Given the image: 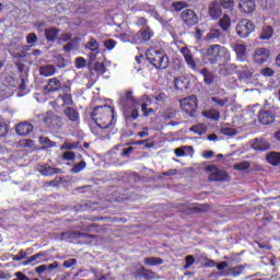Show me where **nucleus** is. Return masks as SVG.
Segmentation results:
<instances>
[{
    "label": "nucleus",
    "instance_id": "obj_1",
    "mask_svg": "<svg viewBox=\"0 0 280 280\" xmlns=\"http://www.w3.org/2000/svg\"><path fill=\"white\" fill-rule=\"evenodd\" d=\"M202 60L211 66L219 65L223 67L231 61V54L226 47L221 45H210L203 52Z\"/></svg>",
    "mask_w": 280,
    "mask_h": 280
},
{
    "label": "nucleus",
    "instance_id": "obj_2",
    "mask_svg": "<svg viewBox=\"0 0 280 280\" xmlns=\"http://www.w3.org/2000/svg\"><path fill=\"white\" fill-rule=\"evenodd\" d=\"M91 119L95 124L113 125L115 121V108L110 105L97 106L91 112Z\"/></svg>",
    "mask_w": 280,
    "mask_h": 280
},
{
    "label": "nucleus",
    "instance_id": "obj_3",
    "mask_svg": "<svg viewBox=\"0 0 280 280\" xmlns=\"http://www.w3.org/2000/svg\"><path fill=\"white\" fill-rule=\"evenodd\" d=\"M145 59L158 70H166L170 67V57L163 50L150 48L145 50Z\"/></svg>",
    "mask_w": 280,
    "mask_h": 280
},
{
    "label": "nucleus",
    "instance_id": "obj_4",
    "mask_svg": "<svg viewBox=\"0 0 280 280\" xmlns=\"http://www.w3.org/2000/svg\"><path fill=\"white\" fill-rule=\"evenodd\" d=\"M205 171L206 173L210 174V176H208V180L211 183H226L230 180L229 173L223 170H220L215 165H208L206 166Z\"/></svg>",
    "mask_w": 280,
    "mask_h": 280
},
{
    "label": "nucleus",
    "instance_id": "obj_5",
    "mask_svg": "<svg viewBox=\"0 0 280 280\" xmlns=\"http://www.w3.org/2000/svg\"><path fill=\"white\" fill-rule=\"evenodd\" d=\"M180 110L188 117H194L196 110L198 109V98L196 95H190L182 98L179 101Z\"/></svg>",
    "mask_w": 280,
    "mask_h": 280
},
{
    "label": "nucleus",
    "instance_id": "obj_6",
    "mask_svg": "<svg viewBox=\"0 0 280 280\" xmlns=\"http://www.w3.org/2000/svg\"><path fill=\"white\" fill-rule=\"evenodd\" d=\"M255 32V23L249 20H242L236 24V35L241 38H246Z\"/></svg>",
    "mask_w": 280,
    "mask_h": 280
},
{
    "label": "nucleus",
    "instance_id": "obj_7",
    "mask_svg": "<svg viewBox=\"0 0 280 280\" xmlns=\"http://www.w3.org/2000/svg\"><path fill=\"white\" fill-rule=\"evenodd\" d=\"M132 277L136 280H141V279L158 280V279H160V276L155 271H153L151 269H145L144 267H140V268L133 270Z\"/></svg>",
    "mask_w": 280,
    "mask_h": 280
},
{
    "label": "nucleus",
    "instance_id": "obj_8",
    "mask_svg": "<svg viewBox=\"0 0 280 280\" xmlns=\"http://www.w3.org/2000/svg\"><path fill=\"white\" fill-rule=\"evenodd\" d=\"M40 121H43L46 127L52 128L60 121H62V118L58 115H55V113L48 110L45 114L40 115Z\"/></svg>",
    "mask_w": 280,
    "mask_h": 280
},
{
    "label": "nucleus",
    "instance_id": "obj_9",
    "mask_svg": "<svg viewBox=\"0 0 280 280\" xmlns=\"http://www.w3.org/2000/svg\"><path fill=\"white\" fill-rule=\"evenodd\" d=\"M180 19L186 26H195L198 24V15H196L192 9H184L180 13Z\"/></svg>",
    "mask_w": 280,
    "mask_h": 280
},
{
    "label": "nucleus",
    "instance_id": "obj_10",
    "mask_svg": "<svg viewBox=\"0 0 280 280\" xmlns=\"http://www.w3.org/2000/svg\"><path fill=\"white\" fill-rule=\"evenodd\" d=\"M276 121V114L270 109L258 112V122L262 126H270Z\"/></svg>",
    "mask_w": 280,
    "mask_h": 280
},
{
    "label": "nucleus",
    "instance_id": "obj_11",
    "mask_svg": "<svg viewBox=\"0 0 280 280\" xmlns=\"http://www.w3.org/2000/svg\"><path fill=\"white\" fill-rule=\"evenodd\" d=\"M113 126V124H104V125H101V124H94V125H91V133L93 136H97L98 138L101 139H105L108 137V128Z\"/></svg>",
    "mask_w": 280,
    "mask_h": 280
},
{
    "label": "nucleus",
    "instance_id": "obj_12",
    "mask_svg": "<svg viewBox=\"0 0 280 280\" xmlns=\"http://www.w3.org/2000/svg\"><path fill=\"white\" fill-rule=\"evenodd\" d=\"M270 58V50L268 48H256L254 50V63L264 65Z\"/></svg>",
    "mask_w": 280,
    "mask_h": 280
},
{
    "label": "nucleus",
    "instance_id": "obj_13",
    "mask_svg": "<svg viewBox=\"0 0 280 280\" xmlns=\"http://www.w3.org/2000/svg\"><path fill=\"white\" fill-rule=\"evenodd\" d=\"M119 101H120V105L125 107V110H126V105L132 104L133 106H137L140 103L137 98H135V94L132 90H126L125 94L120 95Z\"/></svg>",
    "mask_w": 280,
    "mask_h": 280
},
{
    "label": "nucleus",
    "instance_id": "obj_14",
    "mask_svg": "<svg viewBox=\"0 0 280 280\" xmlns=\"http://www.w3.org/2000/svg\"><path fill=\"white\" fill-rule=\"evenodd\" d=\"M133 35L138 36L141 44H145L152 40L154 33L152 28L145 27V28H140V31H138V33H133Z\"/></svg>",
    "mask_w": 280,
    "mask_h": 280
},
{
    "label": "nucleus",
    "instance_id": "obj_15",
    "mask_svg": "<svg viewBox=\"0 0 280 280\" xmlns=\"http://www.w3.org/2000/svg\"><path fill=\"white\" fill-rule=\"evenodd\" d=\"M140 102H142V104H140V107L142 108L143 117H150L151 115L155 114L153 108H148V106L152 104V98H150V96L142 95V98H140Z\"/></svg>",
    "mask_w": 280,
    "mask_h": 280
},
{
    "label": "nucleus",
    "instance_id": "obj_16",
    "mask_svg": "<svg viewBox=\"0 0 280 280\" xmlns=\"http://www.w3.org/2000/svg\"><path fill=\"white\" fill-rule=\"evenodd\" d=\"M63 86L60 80L57 78L48 79L45 85V93H56L60 91V88Z\"/></svg>",
    "mask_w": 280,
    "mask_h": 280
},
{
    "label": "nucleus",
    "instance_id": "obj_17",
    "mask_svg": "<svg viewBox=\"0 0 280 280\" xmlns=\"http://www.w3.org/2000/svg\"><path fill=\"white\" fill-rule=\"evenodd\" d=\"M255 0H241L238 2V9L245 14H250L255 11Z\"/></svg>",
    "mask_w": 280,
    "mask_h": 280
},
{
    "label": "nucleus",
    "instance_id": "obj_18",
    "mask_svg": "<svg viewBox=\"0 0 280 280\" xmlns=\"http://www.w3.org/2000/svg\"><path fill=\"white\" fill-rule=\"evenodd\" d=\"M15 132L18 133V136L22 137L30 136L33 132V125L30 122L18 124V126L15 127Z\"/></svg>",
    "mask_w": 280,
    "mask_h": 280
},
{
    "label": "nucleus",
    "instance_id": "obj_19",
    "mask_svg": "<svg viewBox=\"0 0 280 280\" xmlns=\"http://www.w3.org/2000/svg\"><path fill=\"white\" fill-rule=\"evenodd\" d=\"M38 172L43 176H54V175L62 174L61 168H55V167L49 166L48 164L40 165L38 167Z\"/></svg>",
    "mask_w": 280,
    "mask_h": 280
},
{
    "label": "nucleus",
    "instance_id": "obj_20",
    "mask_svg": "<svg viewBox=\"0 0 280 280\" xmlns=\"http://www.w3.org/2000/svg\"><path fill=\"white\" fill-rule=\"evenodd\" d=\"M58 35H60V28L52 27V26L45 28L46 43H55L56 39H58Z\"/></svg>",
    "mask_w": 280,
    "mask_h": 280
},
{
    "label": "nucleus",
    "instance_id": "obj_21",
    "mask_svg": "<svg viewBox=\"0 0 280 280\" xmlns=\"http://www.w3.org/2000/svg\"><path fill=\"white\" fill-rule=\"evenodd\" d=\"M252 148L256 152H264L270 150V143L266 140L254 139Z\"/></svg>",
    "mask_w": 280,
    "mask_h": 280
},
{
    "label": "nucleus",
    "instance_id": "obj_22",
    "mask_svg": "<svg viewBox=\"0 0 280 280\" xmlns=\"http://www.w3.org/2000/svg\"><path fill=\"white\" fill-rule=\"evenodd\" d=\"M63 116L72 122H80V113L77 108L66 107V109H63Z\"/></svg>",
    "mask_w": 280,
    "mask_h": 280
},
{
    "label": "nucleus",
    "instance_id": "obj_23",
    "mask_svg": "<svg viewBox=\"0 0 280 280\" xmlns=\"http://www.w3.org/2000/svg\"><path fill=\"white\" fill-rule=\"evenodd\" d=\"M208 15H210L211 20H218L221 16V7L220 3L213 1L210 2V7L208 9Z\"/></svg>",
    "mask_w": 280,
    "mask_h": 280
},
{
    "label": "nucleus",
    "instance_id": "obj_24",
    "mask_svg": "<svg viewBox=\"0 0 280 280\" xmlns=\"http://www.w3.org/2000/svg\"><path fill=\"white\" fill-rule=\"evenodd\" d=\"M243 271H245L244 266H236L233 268H228L225 271H223V273H221V277L237 278L238 276H241L243 273Z\"/></svg>",
    "mask_w": 280,
    "mask_h": 280
},
{
    "label": "nucleus",
    "instance_id": "obj_25",
    "mask_svg": "<svg viewBox=\"0 0 280 280\" xmlns=\"http://www.w3.org/2000/svg\"><path fill=\"white\" fill-rule=\"evenodd\" d=\"M119 39L122 40V43L141 44L140 38L136 36L135 33H122L119 35Z\"/></svg>",
    "mask_w": 280,
    "mask_h": 280
},
{
    "label": "nucleus",
    "instance_id": "obj_26",
    "mask_svg": "<svg viewBox=\"0 0 280 280\" xmlns=\"http://www.w3.org/2000/svg\"><path fill=\"white\" fill-rule=\"evenodd\" d=\"M180 54H183L186 65H188V67L192 70L196 69V62L194 61L192 52H190L188 48L184 47L180 49Z\"/></svg>",
    "mask_w": 280,
    "mask_h": 280
},
{
    "label": "nucleus",
    "instance_id": "obj_27",
    "mask_svg": "<svg viewBox=\"0 0 280 280\" xmlns=\"http://www.w3.org/2000/svg\"><path fill=\"white\" fill-rule=\"evenodd\" d=\"M38 73L45 78H50L56 74V68L52 65H45L38 68Z\"/></svg>",
    "mask_w": 280,
    "mask_h": 280
},
{
    "label": "nucleus",
    "instance_id": "obj_28",
    "mask_svg": "<svg viewBox=\"0 0 280 280\" xmlns=\"http://www.w3.org/2000/svg\"><path fill=\"white\" fill-rule=\"evenodd\" d=\"M266 161L271 166H280V152H270L266 155Z\"/></svg>",
    "mask_w": 280,
    "mask_h": 280
},
{
    "label": "nucleus",
    "instance_id": "obj_29",
    "mask_svg": "<svg viewBox=\"0 0 280 280\" xmlns=\"http://www.w3.org/2000/svg\"><path fill=\"white\" fill-rule=\"evenodd\" d=\"M67 235L68 238L70 240H75V238H91V240H95V235H91V234H85L82 232H69V233H62V236Z\"/></svg>",
    "mask_w": 280,
    "mask_h": 280
},
{
    "label": "nucleus",
    "instance_id": "obj_30",
    "mask_svg": "<svg viewBox=\"0 0 280 280\" xmlns=\"http://www.w3.org/2000/svg\"><path fill=\"white\" fill-rule=\"evenodd\" d=\"M143 265L148 267H158L163 265V259L160 257H145L143 258Z\"/></svg>",
    "mask_w": 280,
    "mask_h": 280
},
{
    "label": "nucleus",
    "instance_id": "obj_31",
    "mask_svg": "<svg viewBox=\"0 0 280 280\" xmlns=\"http://www.w3.org/2000/svg\"><path fill=\"white\" fill-rule=\"evenodd\" d=\"M201 116L210 119L211 121H220V112L218 109H210L201 113Z\"/></svg>",
    "mask_w": 280,
    "mask_h": 280
},
{
    "label": "nucleus",
    "instance_id": "obj_32",
    "mask_svg": "<svg viewBox=\"0 0 280 280\" xmlns=\"http://www.w3.org/2000/svg\"><path fill=\"white\" fill-rule=\"evenodd\" d=\"M201 75L203 77V83L210 85L213 84L215 77L212 72H210L208 69L203 68L200 71Z\"/></svg>",
    "mask_w": 280,
    "mask_h": 280
},
{
    "label": "nucleus",
    "instance_id": "obj_33",
    "mask_svg": "<svg viewBox=\"0 0 280 280\" xmlns=\"http://www.w3.org/2000/svg\"><path fill=\"white\" fill-rule=\"evenodd\" d=\"M85 49H88L90 51L98 52L100 43L97 42V39L90 37V40H88V43L85 44Z\"/></svg>",
    "mask_w": 280,
    "mask_h": 280
},
{
    "label": "nucleus",
    "instance_id": "obj_34",
    "mask_svg": "<svg viewBox=\"0 0 280 280\" xmlns=\"http://www.w3.org/2000/svg\"><path fill=\"white\" fill-rule=\"evenodd\" d=\"M238 79L241 80H248L253 78V70H250L248 67H243V70H238Z\"/></svg>",
    "mask_w": 280,
    "mask_h": 280
},
{
    "label": "nucleus",
    "instance_id": "obj_35",
    "mask_svg": "<svg viewBox=\"0 0 280 280\" xmlns=\"http://www.w3.org/2000/svg\"><path fill=\"white\" fill-rule=\"evenodd\" d=\"M272 36H273L272 26H270V25L264 26L262 27V33L260 34V39L268 40V39L272 38Z\"/></svg>",
    "mask_w": 280,
    "mask_h": 280
},
{
    "label": "nucleus",
    "instance_id": "obj_36",
    "mask_svg": "<svg viewBox=\"0 0 280 280\" xmlns=\"http://www.w3.org/2000/svg\"><path fill=\"white\" fill-rule=\"evenodd\" d=\"M235 54H236V58L237 59H245L246 56V46L245 45H235L234 47Z\"/></svg>",
    "mask_w": 280,
    "mask_h": 280
},
{
    "label": "nucleus",
    "instance_id": "obj_37",
    "mask_svg": "<svg viewBox=\"0 0 280 280\" xmlns=\"http://www.w3.org/2000/svg\"><path fill=\"white\" fill-rule=\"evenodd\" d=\"M185 151L188 152V153H190V154H192L194 149H192V147H180V148H176V149H175V155H176V158L186 156Z\"/></svg>",
    "mask_w": 280,
    "mask_h": 280
},
{
    "label": "nucleus",
    "instance_id": "obj_38",
    "mask_svg": "<svg viewBox=\"0 0 280 280\" xmlns=\"http://www.w3.org/2000/svg\"><path fill=\"white\" fill-rule=\"evenodd\" d=\"M221 37V31L218 28H211L210 33H208V35H206V39L213 42V40H218Z\"/></svg>",
    "mask_w": 280,
    "mask_h": 280
},
{
    "label": "nucleus",
    "instance_id": "obj_39",
    "mask_svg": "<svg viewBox=\"0 0 280 280\" xmlns=\"http://www.w3.org/2000/svg\"><path fill=\"white\" fill-rule=\"evenodd\" d=\"M218 25L221 27V30H223V32H226L229 26H231V20L229 19V15H223V18L219 20Z\"/></svg>",
    "mask_w": 280,
    "mask_h": 280
},
{
    "label": "nucleus",
    "instance_id": "obj_40",
    "mask_svg": "<svg viewBox=\"0 0 280 280\" xmlns=\"http://www.w3.org/2000/svg\"><path fill=\"white\" fill-rule=\"evenodd\" d=\"M58 98L62 100L63 106H73L72 94H60Z\"/></svg>",
    "mask_w": 280,
    "mask_h": 280
},
{
    "label": "nucleus",
    "instance_id": "obj_41",
    "mask_svg": "<svg viewBox=\"0 0 280 280\" xmlns=\"http://www.w3.org/2000/svg\"><path fill=\"white\" fill-rule=\"evenodd\" d=\"M206 125L202 124H197L194 125L192 128H190V131L194 132V135H198V136H202L203 133H206Z\"/></svg>",
    "mask_w": 280,
    "mask_h": 280
},
{
    "label": "nucleus",
    "instance_id": "obj_42",
    "mask_svg": "<svg viewBox=\"0 0 280 280\" xmlns=\"http://www.w3.org/2000/svg\"><path fill=\"white\" fill-rule=\"evenodd\" d=\"M38 142L40 143V145H45L46 149H50V148L56 147V142H54L52 140H50L47 137L38 138Z\"/></svg>",
    "mask_w": 280,
    "mask_h": 280
},
{
    "label": "nucleus",
    "instance_id": "obj_43",
    "mask_svg": "<svg viewBox=\"0 0 280 280\" xmlns=\"http://www.w3.org/2000/svg\"><path fill=\"white\" fill-rule=\"evenodd\" d=\"M188 4L185 1H175L173 3H171V8H173V10L175 12H180L183 10H185V8H187Z\"/></svg>",
    "mask_w": 280,
    "mask_h": 280
},
{
    "label": "nucleus",
    "instance_id": "obj_44",
    "mask_svg": "<svg viewBox=\"0 0 280 280\" xmlns=\"http://www.w3.org/2000/svg\"><path fill=\"white\" fill-rule=\"evenodd\" d=\"M43 256H45V254H43V252H38L37 254L31 256L30 259L23 261V266H30V265H32V262L36 261L37 259H39Z\"/></svg>",
    "mask_w": 280,
    "mask_h": 280
},
{
    "label": "nucleus",
    "instance_id": "obj_45",
    "mask_svg": "<svg viewBox=\"0 0 280 280\" xmlns=\"http://www.w3.org/2000/svg\"><path fill=\"white\" fill-rule=\"evenodd\" d=\"M93 71H95L97 75L105 74V65H103L102 62H95V65L93 66Z\"/></svg>",
    "mask_w": 280,
    "mask_h": 280
},
{
    "label": "nucleus",
    "instance_id": "obj_46",
    "mask_svg": "<svg viewBox=\"0 0 280 280\" xmlns=\"http://www.w3.org/2000/svg\"><path fill=\"white\" fill-rule=\"evenodd\" d=\"M221 135L228 137H235L237 136V129L235 128H221Z\"/></svg>",
    "mask_w": 280,
    "mask_h": 280
},
{
    "label": "nucleus",
    "instance_id": "obj_47",
    "mask_svg": "<svg viewBox=\"0 0 280 280\" xmlns=\"http://www.w3.org/2000/svg\"><path fill=\"white\" fill-rule=\"evenodd\" d=\"M211 102L215 104V106L224 107L225 104L229 103V98H218L215 96L211 97Z\"/></svg>",
    "mask_w": 280,
    "mask_h": 280
},
{
    "label": "nucleus",
    "instance_id": "obj_48",
    "mask_svg": "<svg viewBox=\"0 0 280 280\" xmlns=\"http://www.w3.org/2000/svg\"><path fill=\"white\" fill-rule=\"evenodd\" d=\"M233 5H234L233 0H219V7L223 9L231 10Z\"/></svg>",
    "mask_w": 280,
    "mask_h": 280
},
{
    "label": "nucleus",
    "instance_id": "obj_49",
    "mask_svg": "<svg viewBox=\"0 0 280 280\" xmlns=\"http://www.w3.org/2000/svg\"><path fill=\"white\" fill-rule=\"evenodd\" d=\"M78 149V142H73V143H68V142H63L62 145H60V150H66V151H72V150H77Z\"/></svg>",
    "mask_w": 280,
    "mask_h": 280
},
{
    "label": "nucleus",
    "instance_id": "obj_50",
    "mask_svg": "<svg viewBox=\"0 0 280 280\" xmlns=\"http://www.w3.org/2000/svg\"><path fill=\"white\" fill-rule=\"evenodd\" d=\"M249 167H250V164L248 162H241L234 165L235 171H238V172L247 171Z\"/></svg>",
    "mask_w": 280,
    "mask_h": 280
},
{
    "label": "nucleus",
    "instance_id": "obj_51",
    "mask_svg": "<svg viewBox=\"0 0 280 280\" xmlns=\"http://www.w3.org/2000/svg\"><path fill=\"white\" fill-rule=\"evenodd\" d=\"M26 40H27V45H31V46H35V44L37 43L38 40V37H37V34L35 33H30L26 37Z\"/></svg>",
    "mask_w": 280,
    "mask_h": 280
},
{
    "label": "nucleus",
    "instance_id": "obj_52",
    "mask_svg": "<svg viewBox=\"0 0 280 280\" xmlns=\"http://www.w3.org/2000/svg\"><path fill=\"white\" fill-rule=\"evenodd\" d=\"M184 261L186 264H184V270L192 267L194 262H195V259H194V256L192 255H188L184 258Z\"/></svg>",
    "mask_w": 280,
    "mask_h": 280
},
{
    "label": "nucleus",
    "instance_id": "obj_53",
    "mask_svg": "<svg viewBox=\"0 0 280 280\" xmlns=\"http://www.w3.org/2000/svg\"><path fill=\"white\" fill-rule=\"evenodd\" d=\"M103 46L105 48H107V50H113L117 46V40H115V39H107V40H105Z\"/></svg>",
    "mask_w": 280,
    "mask_h": 280
},
{
    "label": "nucleus",
    "instance_id": "obj_54",
    "mask_svg": "<svg viewBox=\"0 0 280 280\" xmlns=\"http://www.w3.org/2000/svg\"><path fill=\"white\" fill-rule=\"evenodd\" d=\"M275 71L270 67H266L262 70H260V74L264 75V78H272Z\"/></svg>",
    "mask_w": 280,
    "mask_h": 280
},
{
    "label": "nucleus",
    "instance_id": "obj_55",
    "mask_svg": "<svg viewBox=\"0 0 280 280\" xmlns=\"http://www.w3.org/2000/svg\"><path fill=\"white\" fill-rule=\"evenodd\" d=\"M56 65L60 69L66 68V60H65V57L62 55L56 56Z\"/></svg>",
    "mask_w": 280,
    "mask_h": 280
},
{
    "label": "nucleus",
    "instance_id": "obj_56",
    "mask_svg": "<svg viewBox=\"0 0 280 280\" xmlns=\"http://www.w3.org/2000/svg\"><path fill=\"white\" fill-rule=\"evenodd\" d=\"M84 168H85V162L81 161L80 163L75 164L72 167V172H73V174H78V173L82 172Z\"/></svg>",
    "mask_w": 280,
    "mask_h": 280
},
{
    "label": "nucleus",
    "instance_id": "obj_57",
    "mask_svg": "<svg viewBox=\"0 0 280 280\" xmlns=\"http://www.w3.org/2000/svg\"><path fill=\"white\" fill-rule=\"evenodd\" d=\"M75 69L85 68V59L83 57H78L74 60Z\"/></svg>",
    "mask_w": 280,
    "mask_h": 280
},
{
    "label": "nucleus",
    "instance_id": "obj_58",
    "mask_svg": "<svg viewBox=\"0 0 280 280\" xmlns=\"http://www.w3.org/2000/svg\"><path fill=\"white\" fill-rule=\"evenodd\" d=\"M77 262H78V260L74 259V258L69 259V260H63L62 267L66 268V269L72 268L73 266H75Z\"/></svg>",
    "mask_w": 280,
    "mask_h": 280
},
{
    "label": "nucleus",
    "instance_id": "obj_59",
    "mask_svg": "<svg viewBox=\"0 0 280 280\" xmlns=\"http://www.w3.org/2000/svg\"><path fill=\"white\" fill-rule=\"evenodd\" d=\"M62 160L73 162L75 160V153H73V152H63Z\"/></svg>",
    "mask_w": 280,
    "mask_h": 280
},
{
    "label": "nucleus",
    "instance_id": "obj_60",
    "mask_svg": "<svg viewBox=\"0 0 280 280\" xmlns=\"http://www.w3.org/2000/svg\"><path fill=\"white\" fill-rule=\"evenodd\" d=\"M25 257H27V254L22 249L18 255L13 256V261H22Z\"/></svg>",
    "mask_w": 280,
    "mask_h": 280
},
{
    "label": "nucleus",
    "instance_id": "obj_61",
    "mask_svg": "<svg viewBox=\"0 0 280 280\" xmlns=\"http://www.w3.org/2000/svg\"><path fill=\"white\" fill-rule=\"evenodd\" d=\"M5 135H8V125L0 122V138L4 137Z\"/></svg>",
    "mask_w": 280,
    "mask_h": 280
},
{
    "label": "nucleus",
    "instance_id": "obj_62",
    "mask_svg": "<svg viewBox=\"0 0 280 280\" xmlns=\"http://www.w3.org/2000/svg\"><path fill=\"white\" fill-rule=\"evenodd\" d=\"M20 145H22L23 148H32L33 140H30V139L22 140L20 141Z\"/></svg>",
    "mask_w": 280,
    "mask_h": 280
},
{
    "label": "nucleus",
    "instance_id": "obj_63",
    "mask_svg": "<svg viewBox=\"0 0 280 280\" xmlns=\"http://www.w3.org/2000/svg\"><path fill=\"white\" fill-rule=\"evenodd\" d=\"M15 278L18 279H13V280H31L30 277L23 275L22 271L15 272Z\"/></svg>",
    "mask_w": 280,
    "mask_h": 280
},
{
    "label": "nucleus",
    "instance_id": "obj_64",
    "mask_svg": "<svg viewBox=\"0 0 280 280\" xmlns=\"http://www.w3.org/2000/svg\"><path fill=\"white\" fill-rule=\"evenodd\" d=\"M148 25V20L145 18H138L136 21V26H145Z\"/></svg>",
    "mask_w": 280,
    "mask_h": 280
}]
</instances>
